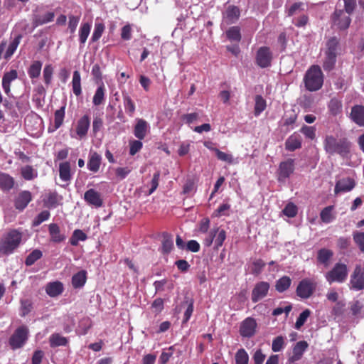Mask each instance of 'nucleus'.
Segmentation results:
<instances>
[{"label": "nucleus", "instance_id": "nucleus-1", "mask_svg": "<svg viewBox=\"0 0 364 364\" xmlns=\"http://www.w3.org/2000/svg\"><path fill=\"white\" fill-rule=\"evenodd\" d=\"M351 144L346 137L337 139L333 135H326L323 140V149L329 155L338 154L347 158L350 152Z\"/></svg>", "mask_w": 364, "mask_h": 364}, {"label": "nucleus", "instance_id": "nucleus-2", "mask_svg": "<svg viewBox=\"0 0 364 364\" xmlns=\"http://www.w3.org/2000/svg\"><path fill=\"white\" fill-rule=\"evenodd\" d=\"M323 74L318 65H313L306 70L304 82L305 87L310 92L320 90L323 84Z\"/></svg>", "mask_w": 364, "mask_h": 364}, {"label": "nucleus", "instance_id": "nucleus-3", "mask_svg": "<svg viewBox=\"0 0 364 364\" xmlns=\"http://www.w3.org/2000/svg\"><path fill=\"white\" fill-rule=\"evenodd\" d=\"M22 240V234L17 230H11L0 240L2 255H9L18 248Z\"/></svg>", "mask_w": 364, "mask_h": 364}, {"label": "nucleus", "instance_id": "nucleus-4", "mask_svg": "<svg viewBox=\"0 0 364 364\" xmlns=\"http://www.w3.org/2000/svg\"><path fill=\"white\" fill-rule=\"evenodd\" d=\"M348 274L347 265L344 263L337 262L326 275V279L330 284L333 282L343 283Z\"/></svg>", "mask_w": 364, "mask_h": 364}, {"label": "nucleus", "instance_id": "nucleus-5", "mask_svg": "<svg viewBox=\"0 0 364 364\" xmlns=\"http://www.w3.org/2000/svg\"><path fill=\"white\" fill-rule=\"evenodd\" d=\"M29 330L25 325L18 327L11 336L9 344L12 350L21 348L28 338Z\"/></svg>", "mask_w": 364, "mask_h": 364}, {"label": "nucleus", "instance_id": "nucleus-6", "mask_svg": "<svg viewBox=\"0 0 364 364\" xmlns=\"http://www.w3.org/2000/svg\"><path fill=\"white\" fill-rule=\"evenodd\" d=\"M317 284L311 279L305 278L301 280L296 289V295L301 299L310 298L314 293Z\"/></svg>", "mask_w": 364, "mask_h": 364}, {"label": "nucleus", "instance_id": "nucleus-7", "mask_svg": "<svg viewBox=\"0 0 364 364\" xmlns=\"http://www.w3.org/2000/svg\"><path fill=\"white\" fill-rule=\"evenodd\" d=\"M350 14H347L343 9H336L331 16V20L333 26L340 31H344L349 28L351 23Z\"/></svg>", "mask_w": 364, "mask_h": 364}, {"label": "nucleus", "instance_id": "nucleus-8", "mask_svg": "<svg viewBox=\"0 0 364 364\" xmlns=\"http://www.w3.org/2000/svg\"><path fill=\"white\" fill-rule=\"evenodd\" d=\"M349 288L351 290L364 289V265H356L350 275Z\"/></svg>", "mask_w": 364, "mask_h": 364}, {"label": "nucleus", "instance_id": "nucleus-9", "mask_svg": "<svg viewBox=\"0 0 364 364\" xmlns=\"http://www.w3.org/2000/svg\"><path fill=\"white\" fill-rule=\"evenodd\" d=\"M272 60V53L269 47L262 46L257 50L255 62L259 67L262 68H268L271 65Z\"/></svg>", "mask_w": 364, "mask_h": 364}, {"label": "nucleus", "instance_id": "nucleus-10", "mask_svg": "<svg viewBox=\"0 0 364 364\" xmlns=\"http://www.w3.org/2000/svg\"><path fill=\"white\" fill-rule=\"evenodd\" d=\"M257 327L256 320L252 317H247L240 323V334L244 338H251L255 334Z\"/></svg>", "mask_w": 364, "mask_h": 364}, {"label": "nucleus", "instance_id": "nucleus-11", "mask_svg": "<svg viewBox=\"0 0 364 364\" xmlns=\"http://www.w3.org/2000/svg\"><path fill=\"white\" fill-rule=\"evenodd\" d=\"M270 285L267 282H259L255 284L252 290L251 299L253 303H257L266 297L268 294Z\"/></svg>", "mask_w": 364, "mask_h": 364}, {"label": "nucleus", "instance_id": "nucleus-12", "mask_svg": "<svg viewBox=\"0 0 364 364\" xmlns=\"http://www.w3.org/2000/svg\"><path fill=\"white\" fill-rule=\"evenodd\" d=\"M294 171V160L289 159L285 161H282L279 165L277 171V179L279 181H284L288 178Z\"/></svg>", "mask_w": 364, "mask_h": 364}, {"label": "nucleus", "instance_id": "nucleus-13", "mask_svg": "<svg viewBox=\"0 0 364 364\" xmlns=\"http://www.w3.org/2000/svg\"><path fill=\"white\" fill-rule=\"evenodd\" d=\"M309 348V343L306 341H300L296 342L292 348V354L288 358L289 363H294L300 360L304 353Z\"/></svg>", "mask_w": 364, "mask_h": 364}, {"label": "nucleus", "instance_id": "nucleus-14", "mask_svg": "<svg viewBox=\"0 0 364 364\" xmlns=\"http://www.w3.org/2000/svg\"><path fill=\"white\" fill-rule=\"evenodd\" d=\"M355 185L356 183L353 178L350 177L343 178L336 181L334 193L337 195L340 193L350 192L355 188Z\"/></svg>", "mask_w": 364, "mask_h": 364}, {"label": "nucleus", "instance_id": "nucleus-15", "mask_svg": "<svg viewBox=\"0 0 364 364\" xmlns=\"http://www.w3.org/2000/svg\"><path fill=\"white\" fill-rule=\"evenodd\" d=\"M84 200L88 205L95 206V208H100L103 205L101 194L93 188L85 191Z\"/></svg>", "mask_w": 364, "mask_h": 364}, {"label": "nucleus", "instance_id": "nucleus-16", "mask_svg": "<svg viewBox=\"0 0 364 364\" xmlns=\"http://www.w3.org/2000/svg\"><path fill=\"white\" fill-rule=\"evenodd\" d=\"M48 233L50 241L54 243H61L66 239V235L63 232L57 223L48 225Z\"/></svg>", "mask_w": 364, "mask_h": 364}, {"label": "nucleus", "instance_id": "nucleus-17", "mask_svg": "<svg viewBox=\"0 0 364 364\" xmlns=\"http://www.w3.org/2000/svg\"><path fill=\"white\" fill-rule=\"evenodd\" d=\"M55 18L53 11H47L45 14H33L32 17V25L33 28L52 22Z\"/></svg>", "mask_w": 364, "mask_h": 364}, {"label": "nucleus", "instance_id": "nucleus-18", "mask_svg": "<svg viewBox=\"0 0 364 364\" xmlns=\"http://www.w3.org/2000/svg\"><path fill=\"white\" fill-rule=\"evenodd\" d=\"M90 126V119L87 114L80 117L76 125L75 132L79 138L82 139L86 136Z\"/></svg>", "mask_w": 364, "mask_h": 364}, {"label": "nucleus", "instance_id": "nucleus-19", "mask_svg": "<svg viewBox=\"0 0 364 364\" xmlns=\"http://www.w3.org/2000/svg\"><path fill=\"white\" fill-rule=\"evenodd\" d=\"M65 107L66 103L54 113V123L53 125L48 127L49 132H53L59 129L63 124L65 116Z\"/></svg>", "mask_w": 364, "mask_h": 364}, {"label": "nucleus", "instance_id": "nucleus-20", "mask_svg": "<svg viewBox=\"0 0 364 364\" xmlns=\"http://www.w3.org/2000/svg\"><path fill=\"white\" fill-rule=\"evenodd\" d=\"M32 196L28 191H23L19 193L14 201L15 208L19 210H23L31 201Z\"/></svg>", "mask_w": 364, "mask_h": 364}, {"label": "nucleus", "instance_id": "nucleus-21", "mask_svg": "<svg viewBox=\"0 0 364 364\" xmlns=\"http://www.w3.org/2000/svg\"><path fill=\"white\" fill-rule=\"evenodd\" d=\"M339 38L336 36L329 38L326 43L324 54L334 55L336 56H338L339 53Z\"/></svg>", "mask_w": 364, "mask_h": 364}, {"label": "nucleus", "instance_id": "nucleus-22", "mask_svg": "<svg viewBox=\"0 0 364 364\" xmlns=\"http://www.w3.org/2000/svg\"><path fill=\"white\" fill-rule=\"evenodd\" d=\"M149 129V124L143 119H137L134 127V134L139 140L145 138Z\"/></svg>", "mask_w": 364, "mask_h": 364}, {"label": "nucleus", "instance_id": "nucleus-23", "mask_svg": "<svg viewBox=\"0 0 364 364\" xmlns=\"http://www.w3.org/2000/svg\"><path fill=\"white\" fill-rule=\"evenodd\" d=\"M350 118L360 127H364V106H353L351 109Z\"/></svg>", "mask_w": 364, "mask_h": 364}, {"label": "nucleus", "instance_id": "nucleus-24", "mask_svg": "<svg viewBox=\"0 0 364 364\" xmlns=\"http://www.w3.org/2000/svg\"><path fill=\"white\" fill-rule=\"evenodd\" d=\"M63 290V284L59 281L49 282L46 286V292L50 297H55L60 295Z\"/></svg>", "mask_w": 364, "mask_h": 364}, {"label": "nucleus", "instance_id": "nucleus-25", "mask_svg": "<svg viewBox=\"0 0 364 364\" xmlns=\"http://www.w3.org/2000/svg\"><path fill=\"white\" fill-rule=\"evenodd\" d=\"M333 256V252L327 248H321L317 252L316 259L318 263L327 267L330 264V261Z\"/></svg>", "mask_w": 364, "mask_h": 364}, {"label": "nucleus", "instance_id": "nucleus-26", "mask_svg": "<svg viewBox=\"0 0 364 364\" xmlns=\"http://www.w3.org/2000/svg\"><path fill=\"white\" fill-rule=\"evenodd\" d=\"M301 147V138L296 133L288 137L285 141V149L289 151H294Z\"/></svg>", "mask_w": 364, "mask_h": 364}, {"label": "nucleus", "instance_id": "nucleus-27", "mask_svg": "<svg viewBox=\"0 0 364 364\" xmlns=\"http://www.w3.org/2000/svg\"><path fill=\"white\" fill-rule=\"evenodd\" d=\"M18 77V73L16 70H11L4 73L2 78V87L6 95L11 92V82Z\"/></svg>", "mask_w": 364, "mask_h": 364}, {"label": "nucleus", "instance_id": "nucleus-28", "mask_svg": "<svg viewBox=\"0 0 364 364\" xmlns=\"http://www.w3.org/2000/svg\"><path fill=\"white\" fill-rule=\"evenodd\" d=\"M240 9L234 5L229 6L225 13V18L228 23H234L240 18Z\"/></svg>", "mask_w": 364, "mask_h": 364}, {"label": "nucleus", "instance_id": "nucleus-29", "mask_svg": "<svg viewBox=\"0 0 364 364\" xmlns=\"http://www.w3.org/2000/svg\"><path fill=\"white\" fill-rule=\"evenodd\" d=\"M14 183L12 176L6 173H0V189L4 191H9L14 188Z\"/></svg>", "mask_w": 364, "mask_h": 364}, {"label": "nucleus", "instance_id": "nucleus-30", "mask_svg": "<svg viewBox=\"0 0 364 364\" xmlns=\"http://www.w3.org/2000/svg\"><path fill=\"white\" fill-rule=\"evenodd\" d=\"M59 176L63 181H69L72 178L70 163L65 161L59 165Z\"/></svg>", "mask_w": 364, "mask_h": 364}, {"label": "nucleus", "instance_id": "nucleus-31", "mask_svg": "<svg viewBox=\"0 0 364 364\" xmlns=\"http://www.w3.org/2000/svg\"><path fill=\"white\" fill-rule=\"evenodd\" d=\"M87 281V272L81 270L72 277V285L75 289L82 287Z\"/></svg>", "mask_w": 364, "mask_h": 364}, {"label": "nucleus", "instance_id": "nucleus-32", "mask_svg": "<svg viewBox=\"0 0 364 364\" xmlns=\"http://www.w3.org/2000/svg\"><path fill=\"white\" fill-rule=\"evenodd\" d=\"M68 341L67 338L61 336L60 333H54L49 337V344L51 348L67 346Z\"/></svg>", "mask_w": 364, "mask_h": 364}, {"label": "nucleus", "instance_id": "nucleus-33", "mask_svg": "<svg viewBox=\"0 0 364 364\" xmlns=\"http://www.w3.org/2000/svg\"><path fill=\"white\" fill-rule=\"evenodd\" d=\"M101 156L97 152H94L90 156L87 162V168L96 173L99 171L101 164Z\"/></svg>", "mask_w": 364, "mask_h": 364}, {"label": "nucleus", "instance_id": "nucleus-34", "mask_svg": "<svg viewBox=\"0 0 364 364\" xmlns=\"http://www.w3.org/2000/svg\"><path fill=\"white\" fill-rule=\"evenodd\" d=\"M72 87L73 93L78 97L82 94L81 76L78 70H75L72 79Z\"/></svg>", "mask_w": 364, "mask_h": 364}, {"label": "nucleus", "instance_id": "nucleus-35", "mask_svg": "<svg viewBox=\"0 0 364 364\" xmlns=\"http://www.w3.org/2000/svg\"><path fill=\"white\" fill-rule=\"evenodd\" d=\"M328 108L331 114L337 116L342 112V102L338 98H332L328 105Z\"/></svg>", "mask_w": 364, "mask_h": 364}, {"label": "nucleus", "instance_id": "nucleus-36", "mask_svg": "<svg viewBox=\"0 0 364 364\" xmlns=\"http://www.w3.org/2000/svg\"><path fill=\"white\" fill-rule=\"evenodd\" d=\"M123 105L126 113L129 117H132L136 110V106L134 102L132 100L131 97L127 94H123Z\"/></svg>", "mask_w": 364, "mask_h": 364}, {"label": "nucleus", "instance_id": "nucleus-37", "mask_svg": "<svg viewBox=\"0 0 364 364\" xmlns=\"http://www.w3.org/2000/svg\"><path fill=\"white\" fill-rule=\"evenodd\" d=\"M291 279L288 276H283L279 278L275 284V289L279 292L282 293L287 291L291 286Z\"/></svg>", "mask_w": 364, "mask_h": 364}, {"label": "nucleus", "instance_id": "nucleus-38", "mask_svg": "<svg viewBox=\"0 0 364 364\" xmlns=\"http://www.w3.org/2000/svg\"><path fill=\"white\" fill-rule=\"evenodd\" d=\"M43 63L40 60L33 61L28 69V74L31 79L40 76Z\"/></svg>", "mask_w": 364, "mask_h": 364}, {"label": "nucleus", "instance_id": "nucleus-39", "mask_svg": "<svg viewBox=\"0 0 364 364\" xmlns=\"http://www.w3.org/2000/svg\"><path fill=\"white\" fill-rule=\"evenodd\" d=\"M334 208L333 205H328L324 208L320 213V218L323 223H330L334 219L335 216L333 214V210Z\"/></svg>", "mask_w": 364, "mask_h": 364}, {"label": "nucleus", "instance_id": "nucleus-40", "mask_svg": "<svg viewBox=\"0 0 364 364\" xmlns=\"http://www.w3.org/2000/svg\"><path fill=\"white\" fill-rule=\"evenodd\" d=\"M21 176L26 181H31L37 177L38 172L33 166L26 165L21 168Z\"/></svg>", "mask_w": 364, "mask_h": 364}, {"label": "nucleus", "instance_id": "nucleus-41", "mask_svg": "<svg viewBox=\"0 0 364 364\" xmlns=\"http://www.w3.org/2000/svg\"><path fill=\"white\" fill-rule=\"evenodd\" d=\"M60 199L61 197L58 196L57 192H50L48 194L44 203L46 207L54 208L58 205V202Z\"/></svg>", "mask_w": 364, "mask_h": 364}, {"label": "nucleus", "instance_id": "nucleus-42", "mask_svg": "<svg viewBox=\"0 0 364 364\" xmlns=\"http://www.w3.org/2000/svg\"><path fill=\"white\" fill-rule=\"evenodd\" d=\"M91 24L90 23H83L79 29V41L81 45H84L90 33Z\"/></svg>", "mask_w": 364, "mask_h": 364}, {"label": "nucleus", "instance_id": "nucleus-43", "mask_svg": "<svg viewBox=\"0 0 364 364\" xmlns=\"http://www.w3.org/2000/svg\"><path fill=\"white\" fill-rule=\"evenodd\" d=\"M337 56L334 55L324 54L323 68L325 71H331L334 69Z\"/></svg>", "mask_w": 364, "mask_h": 364}, {"label": "nucleus", "instance_id": "nucleus-44", "mask_svg": "<svg viewBox=\"0 0 364 364\" xmlns=\"http://www.w3.org/2000/svg\"><path fill=\"white\" fill-rule=\"evenodd\" d=\"M105 95V87L103 83H102L96 90L95 93L93 96L92 103L95 106L100 105L104 100Z\"/></svg>", "mask_w": 364, "mask_h": 364}, {"label": "nucleus", "instance_id": "nucleus-45", "mask_svg": "<svg viewBox=\"0 0 364 364\" xmlns=\"http://www.w3.org/2000/svg\"><path fill=\"white\" fill-rule=\"evenodd\" d=\"M227 38L231 41L240 42L242 36L238 26H232L226 31Z\"/></svg>", "mask_w": 364, "mask_h": 364}, {"label": "nucleus", "instance_id": "nucleus-46", "mask_svg": "<svg viewBox=\"0 0 364 364\" xmlns=\"http://www.w3.org/2000/svg\"><path fill=\"white\" fill-rule=\"evenodd\" d=\"M87 237V235L82 230H75L70 239V243L73 246H77L79 241H85Z\"/></svg>", "mask_w": 364, "mask_h": 364}, {"label": "nucleus", "instance_id": "nucleus-47", "mask_svg": "<svg viewBox=\"0 0 364 364\" xmlns=\"http://www.w3.org/2000/svg\"><path fill=\"white\" fill-rule=\"evenodd\" d=\"M267 107L265 100L261 95H257L255 97V104L254 114L255 116H259Z\"/></svg>", "mask_w": 364, "mask_h": 364}, {"label": "nucleus", "instance_id": "nucleus-48", "mask_svg": "<svg viewBox=\"0 0 364 364\" xmlns=\"http://www.w3.org/2000/svg\"><path fill=\"white\" fill-rule=\"evenodd\" d=\"M21 35H18L9 44L6 51V53H5V58L6 59H9L10 58L13 54L14 53V52L16 51V50L17 49L19 43H20V41H21Z\"/></svg>", "mask_w": 364, "mask_h": 364}, {"label": "nucleus", "instance_id": "nucleus-49", "mask_svg": "<svg viewBox=\"0 0 364 364\" xmlns=\"http://www.w3.org/2000/svg\"><path fill=\"white\" fill-rule=\"evenodd\" d=\"M105 29V26L103 23H95L94 31L91 37V42H97L102 36Z\"/></svg>", "mask_w": 364, "mask_h": 364}, {"label": "nucleus", "instance_id": "nucleus-50", "mask_svg": "<svg viewBox=\"0 0 364 364\" xmlns=\"http://www.w3.org/2000/svg\"><path fill=\"white\" fill-rule=\"evenodd\" d=\"M42 252L39 250H34L26 258L25 264L26 266L33 265L37 260L42 257Z\"/></svg>", "mask_w": 364, "mask_h": 364}, {"label": "nucleus", "instance_id": "nucleus-51", "mask_svg": "<svg viewBox=\"0 0 364 364\" xmlns=\"http://www.w3.org/2000/svg\"><path fill=\"white\" fill-rule=\"evenodd\" d=\"M249 356L244 348L239 349L235 353L236 364H248Z\"/></svg>", "mask_w": 364, "mask_h": 364}, {"label": "nucleus", "instance_id": "nucleus-52", "mask_svg": "<svg viewBox=\"0 0 364 364\" xmlns=\"http://www.w3.org/2000/svg\"><path fill=\"white\" fill-rule=\"evenodd\" d=\"M285 346L284 338L282 336L275 337L272 341V350L273 352H279Z\"/></svg>", "mask_w": 364, "mask_h": 364}, {"label": "nucleus", "instance_id": "nucleus-53", "mask_svg": "<svg viewBox=\"0 0 364 364\" xmlns=\"http://www.w3.org/2000/svg\"><path fill=\"white\" fill-rule=\"evenodd\" d=\"M50 216V213L48 210L41 211L33 220L32 225L33 227L40 225L43 222L48 220Z\"/></svg>", "mask_w": 364, "mask_h": 364}, {"label": "nucleus", "instance_id": "nucleus-54", "mask_svg": "<svg viewBox=\"0 0 364 364\" xmlns=\"http://www.w3.org/2000/svg\"><path fill=\"white\" fill-rule=\"evenodd\" d=\"M316 131L315 127L307 125H303L300 129L301 133H302L306 138L311 140L316 139Z\"/></svg>", "mask_w": 364, "mask_h": 364}, {"label": "nucleus", "instance_id": "nucleus-55", "mask_svg": "<svg viewBox=\"0 0 364 364\" xmlns=\"http://www.w3.org/2000/svg\"><path fill=\"white\" fill-rule=\"evenodd\" d=\"M282 213L284 215L289 218H294L297 215L298 208L295 204L290 202L286 205Z\"/></svg>", "mask_w": 364, "mask_h": 364}, {"label": "nucleus", "instance_id": "nucleus-56", "mask_svg": "<svg viewBox=\"0 0 364 364\" xmlns=\"http://www.w3.org/2000/svg\"><path fill=\"white\" fill-rule=\"evenodd\" d=\"M311 314V311L308 309L303 311L297 318L295 323V328L296 329H300L301 327L306 323L307 318L309 317Z\"/></svg>", "mask_w": 364, "mask_h": 364}, {"label": "nucleus", "instance_id": "nucleus-57", "mask_svg": "<svg viewBox=\"0 0 364 364\" xmlns=\"http://www.w3.org/2000/svg\"><path fill=\"white\" fill-rule=\"evenodd\" d=\"M53 68L52 65L48 64L44 67L43 71V76L45 84L48 86L50 85L53 77Z\"/></svg>", "mask_w": 364, "mask_h": 364}, {"label": "nucleus", "instance_id": "nucleus-58", "mask_svg": "<svg viewBox=\"0 0 364 364\" xmlns=\"http://www.w3.org/2000/svg\"><path fill=\"white\" fill-rule=\"evenodd\" d=\"M33 309V304L29 299H23L21 301V316L22 317L28 315Z\"/></svg>", "mask_w": 364, "mask_h": 364}, {"label": "nucleus", "instance_id": "nucleus-59", "mask_svg": "<svg viewBox=\"0 0 364 364\" xmlns=\"http://www.w3.org/2000/svg\"><path fill=\"white\" fill-rule=\"evenodd\" d=\"M225 239L226 232L223 229H220V228H218V232L215 237V249L218 250L219 247L223 246Z\"/></svg>", "mask_w": 364, "mask_h": 364}, {"label": "nucleus", "instance_id": "nucleus-60", "mask_svg": "<svg viewBox=\"0 0 364 364\" xmlns=\"http://www.w3.org/2000/svg\"><path fill=\"white\" fill-rule=\"evenodd\" d=\"M215 153L216 156L218 160L227 162L230 164H232L234 163V159H233V156H232V154L221 151L218 149L215 150Z\"/></svg>", "mask_w": 364, "mask_h": 364}, {"label": "nucleus", "instance_id": "nucleus-61", "mask_svg": "<svg viewBox=\"0 0 364 364\" xmlns=\"http://www.w3.org/2000/svg\"><path fill=\"white\" fill-rule=\"evenodd\" d=\"M218 232V227H215L210 230L208 235L203 240V244L205 246L210 247L212 245L213 241L215 242V237Z\"/></svg>", "mask_w": 364, "mask_h": 364}, {"label": "nucleus", "instance_id": "nucleus-62", "mask_svg": "<svg viewBox=\"0 0 364 364\" xmlns=\"http://www.w3.org/2000/svg\"><path fill=\"white\" fill-rule=\"evenodd\" d=\"M344 3V12L347 14L351 15L357 6V1L356 0H343Z\"/></svg>", "mask_w": 364, "mask_h": 364}, {"label": "nucleus", "instance_id": "nucleus-63", "mask_svg": "<svg viewBox=\"0 0 364 364\" xmlns=\"http://www.w3.org/2000/svg\"><path fill=\"white\" fill-rule=\"evenodd\" d=\"M120 36L124 41H129L132 38V28L130 24H127L122 28Z\"/></svg>", "mask_w": 364, "mask_h": 364}, {"label": "nucleus", "instance_id": "nucleus-64", "mask_svg": "<svg viewBox=\"0 0 364 364\" xmlns=\"http://www.w3.org/2000/svg\"><path fill=\"white\" fill-rule=\"evenodd\" d=\"M354 242L358 245L361 252H364V232H355L353 233Z\"/></svg>", "mask_w": 364, "mask_h": 364}]
</instances>
